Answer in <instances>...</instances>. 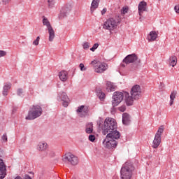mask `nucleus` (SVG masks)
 Masks as SVG:
<instances>
[{
  "instance_id": "9",
  "label": "nucleus",
  "mask_w": 179,
  "mask_h": 179,
  "mask_svg": "<svg viewBox=\"0 0 179 179\" xmlns=\"http://www.w3.org/2000/svg\"><path fill=\"white\" fill-rule=\"evenodd\" d=\"M43 26H46L48 33H49V41H54V38H55V31H54V29L51 26V23L48 21V19L45 18V17H43Z\"/></svg>"
},
{
  "instance_id": "34",
  "label": "nucleus",
  "mask_w": 179,
  "mask_h": 179,
  "mask_svg": "<svg viewBox=\"0 0 179 179\" xmlns=\"http://www.w3.org/2000/svg\"><path fill=\"white\" fill-rule=\"evenodd\" d=\"M1 140L3 141V142H8V135L6 134V133L1 136Z\"/></svg>"
},
{
  "instance_id": "45",
  "label": "nucleus",
  "mask_w": 179,
  "mask_h": 179,
  "mask_svg": "<svg viewBox=\"0 0 179 179\" xmlns=\"http://www.w3.org/2000/svg\"><path fill=\"white\" fill-rule=\"evenodd\" d=\"M161 86H164V84L163 83H161Z\"/></svg>"
},
{
  "instance_id": "4",
  "label": "nucleus",
  "mask_w": 179,
  "mask_h": 179,
  "mask_svg": "<svg viewBox=\"0 0 179 179\" xmlns=\"http://www.w3.org/2000/svg\"><path fill=\"white\" fill-rule=\"evenodd\" d=\"M134 170H135L134 164L127 162L120 170V179H131Z\"/></svg>"
},
{
  "instance_id": "43",
  "label": "nucleus",
  "mask_w": 179,
  "mask_h": 179,
  "mask_svg": "<svg viewBox=\"0 0 179 179\" xmlns=\"http://www.w3.org/2000/svg\"><path fill=\"white\" fill-rule=\"evenodd\" d=\"M24 179H31V178L30 177V176L26 175Z\"/></svg>"
},
{
  "instance_id": "33",
  "label": "nucleus",
  "mask_w": 179,
  "mask_h": 179,
  "mask_svg": "<svg viewBox=\"0 0 179 179\" xmlns=\"http://www.w3.org/2000/svg\"><path fill=\"white\" fill-rule=\"evenodd\" d=\"M39 43H40V36H37L36 39L33 41V45H38Z\"/></svg>"
},
{
  "instance_id": "28",
  "label": "nucleus",
  "mask_w": 179,
  "mask_h": 179,
  "mask_svg": "<svg viewBox=\"0 0 179 179\" xmlns=\"http://www.w3.org/2000/svg\"><path fill=\"white\" fill-rule=\"evenodd\" d=\"M55 5V0H48V8H54V6Z\"/></svg>"
},
{
  "instance_id": "31",
  "label": "nucleus",
  "mask_w": 179,
  "mask_h": 179,
  "mask_svg": "<svg viewBox=\"0 0 179 179\" xmlns=\"http://www.w3.org/2000/svg\"><path fill=\"white\" fill-rule=\"evenodd\" d=\"M89 141H90V142H94V141H96V136L93 134H90L88 137Z\"/></svg>"
},
{
  "instance_id": "6",
  "label": "nucleus",
  "mask_w": 179,
  "mask_h": 179,
  "mask_svg": "<svg viewBox=\"0 0 179 179\" xmlns=\"http://www.w3.org/2000/svg\"><path fill=\"white\" fill-rule=\"evenodd\" d=\"M43 114V108L39 105H33L30 107L26 120H33L38 118Z\"/></svg>"
},
{
  "instance_id": "36",
  "label": "nucleus",
  "mask_w": 179,
  "mask_h": 179,
  "mask_svg": "<svg viewBox=\"0 0 179 179\" xmlns=\"http://www.w3.org/2000/svg\"><path fill=\"white\" fill-rule=\"evenodd\" d=\"M80 69V71H86V67H85V64H83V63H80L79 65Z\"/></svg>"
},
{
  "instance_id": "46",
  "label": "nucleus",
  "mask_w": 179,
  "mask_h": 179,
  "mask_svg": "<svg viewBox=\"0 0 179 179\" xmlns=\"http://www.w3.org/2000/svg\"><path fill=\"white\" fill-rule=\"evenodd\" d=\"M158 1H162V0H158Z\"/></svg>"
},
{
  "instance_id": "32",
  "label": "nucleus",
  "mask_w": 179,
  "mask_h": 179,
  "mask_svg": "<svg viewBox=\"0 0 179 179\" xmlns=\"http://www.w3.org/2000/svg\"><path fill=\"white\" fill-rule=\"evenodd\" d=\"M97 48H99V43H94L92 48H90V51L94 52Z\"/></svg>"
},
{
  "instance_id": "21",
  "label": "nucleus",
  "mask_w": 179,
  "mask_h": 179,
  "mask_svg": "<svg viewBox=\"0 0 179 179\" xmlns=\"http://www.w3.org/2000/svg\"><path fill=\"white\" fill-rule=\"evenodd\" d=\"M12 87V83H6L3 87V96H8V92L9 89Z\"/></svg>"
},
{
  "instance_id": "37",
  "label": "nucleus",
  "mask_w": 179,
  "mask_h": 179,
  "mask_svg": "<svg viewBox=\"0 0 179 179\" xmlns=\"http://www.w3.org/2000/svg\"><path fill=\"white\" fill-rule=\"evenodd\" d=\"M17 96H22V94H23V89L22 88L18 89L17 91Z\"/></svg>"
},
{
  "instance_id": "12",
  "label": "nucleus",
  "mask_w": 179,
  "mask_h": 179,
  "mask_svg": "<svg viewBox=\"0 0 179 179\" xmlns=\"http://www.w3.org/2000/svg\"><path fill=\"white\" fill-rule=\"evenodd\" d=\"M69 12H71V8H69V7L64 6L62 8V10H60V13L59 14V20H62V19H64V17H66Z\"/></svg>"
},
{
  "instance_id": "13",
  "label": "nucleus",
  "mask_w": 179,
  "mask_h": 179,
  "mask_svg": "<svg viewBox=\"0 0 179 179\" xmlns=\"http://www.w3.org/2000/svg\"><path fill=\"white\" fill-rule=\"evenodd\" d=\"M162 142V137L160 136V134H156L154 141L152 142V148L154 149H157L159 146L160 145V143Z\"/></svg>"
},
{
  "instance_id": "29",
  "label": "nucleus",
  "mask_w": 179,
  "mask_h": 179,
  "mask_svg": "<svg viewBox=\"0 0 179 179\" xmlns=\"http://www.w3.org/2000/svg\"><path fill=\"white\" fill-rule=\"evenodd\" d=\"M90 47V43L89 42H84L83 44V48L84 50H89Z\"/></svg>"
},
{
  "instance_id": "40",
  "label": "nucleus",
  "mask_w": 179,
  "mask_h": 179,
  "mask_svg": "<svg viewBox=\"0 0 179 179\" xmlns=\"http://www.w3.org/2000/svg\"><path fill=\"white\" fill-rule=\"evenodd\" d=\"M5 55H6V52L4 50H0V58L5 57Z\"/></svg>"
},
{
  "instance_id": "39",
  "label": "nucleus",
  "mask_w": 179,
  "mask_h": 179,
  "mask_svg": "<svg viewBox=\"0 0 179 179\" xmlns=\"http://www.w3.org/2000/svg\"><path fill=\"white\" fill-rule=\"evenodd\" d=\"M12 0H2L1 2L3 5H8V3H10V1Z\"/></svg>"
},
{
  "instance_id": "5",
  "label": "nucleus",
  "mask_w": 179,
  "mask_h": 179,
  "mask_svg": "<svg viewBox=\"0 0 179 179\" xmlns=\"http://www.w3.org/2000/svg\"><path fill=\"white\" fill-rule=\"evenodd\" d=\"M121 23V17L116 15L115 17L108 19L103 25V29L111 31L114 29H117V26Z\"/></svg>"
},
{
  "instance_id": "27",
  "label": "nucleus",
  "mask_w": 179,
  "mask_h": 179,
  "mask_svg": "<svg viewBox=\"0 0 179 179\" xmlns=\"http://www.w3.org/2000/svg\"><path fill=\"white\" fill-rule=\"evenodd\" d=\"M87 134H92L93 132V123H88L85 129Z\"/></svg>"
},
{
  "instance_id": "8",
  "label": "nucleus",
  "mask_w": 179,
  "mask_h": 179,
  "mask_svg": "<svg viewBox=\"0 0 179 179\" xmlns=\"http://www.w3.org/2000/svg\"><path fill=\"white\" fill-rule=\"evenodd\" d=\"M62 160L63 162H64V163H67L68 162L72 166H76L78 163H79V159L78 158V157L75 156L71 152L66 153L63 157Z\"/></svg>"
},
{
  "instance_id": "38",
  "label": "nucleus",
  "mask_w": 179,
  "mask_h": 179,
  "mask_svg": "<svg viewBox=\"0 0 179 179\" xmlns=\"http://www.w3.org/2000/svg\"><path fill=\"white\" fill-rule=\"evenodd\" d=\"M119 110L121 111V113H124V111H125V110H127V107L125 106V105H123V106L119 107Z\"/></svg>"
},
{
  "instance_id": "22",
  "label": "nucleus",
  "mask_w": 179,
  "mask_h": 179,
  "mask_svg": "<svg viewBox=\"0 0 179 179\" xmlns=\"http://www.w3.org/2000/svg\"><path fill=\"white\" fill-rule=\"evenodd\" d=\"M157 38V34L155 31L150 32L148 39L149 41H155Z\"/></svg>"
},
{
  "instance_id": "30",
  "label": "nucleus",
  "mask_w": 179,
  "mask_h": 179,
  "mask_svg": "<svg viewBox=\"0 0 179 179\" xmlns=\"http://www.w3.org/2000/svg\"><path fill=\"white\" fill-rule=\"evenodd\" d=\"M164 131V128L163 127V126H161L156 134H158L162 138V134H163Z\"/></svg>"
},
{
  "instance_id": "15",
  "label": "nucleus",
  "mask_w": 179,
  "mask_h": 179,
  "mask_svg": "<svg viewBox=\"0 0 179 179\" xmlns=\"http://www.w3.org/2000/svg\"><path fill=\"white\" fill-rule=\"evenodd\" d=\"M6 177V166L3 162H0V179Z\"/></svg>"
},
{
  "instance_id": "20",
  "label": "nucleus",
  "mask_w": 179,
  "mask_h": 179,
  "mask_svg": "<svg viewBox=\"0 0 179 179\" xmlns=\"http://www.w3.org/2000/svg\"><path fill=\"white\" fill-rule=\"evenodd\" d=\"M99 3H100V0H92L90 8L91 13H93L99 8Z\"/></svg>"
},
{
  "instance_id": "10",
  "label": "nucleus",
  "mask_w": 179,
  "mask_h": 179,
  "mask_svg": "<svg viewBox=\"0 0 179 179\" xmlns=\"http://www.w3.org/2000/svg\"><path fill=\"white\" fill-rule=\"evenodd\" d=\"M92 65H94V64H96L95 66H94V71L96 72V73H103L104 71L107 69V64L106 63H96V61H92L91 62Z\"/></svg>"
},
{
  "instance_id": "19",
  "label": "nucleus",
  "mask_w": 179,
  "mask_h": 179,
  "mask_svg": "<svg viewBox=\"0 0 179 179\" xmlns=\"http://www.w3.org/2000/svg\"><path fill=\"white\" fill-rule=\"evenodd\" d=\"M59 77L62 82H66L68 80V73L66 71H62L59 73Z\"/></svg>"
},
{
  "instance_id": "14",
  "label": "nucleus",
  "mask_w": 179,
  "mask_h": 179,
  "mask_svg": "<svg viewBox=\"0 0 179 179\" xmlns=\"http://www.w3.org/2000/svg\"><path fill=\"white\" fill-rule=\"evenodd\" d=\"M146 5H148V3L143 1H141L138 4V14L140 16H142V14L143 13V12H148V10L146 9Z\"/></svg>"
},
{
  "instance_id": "17",
  "label": "nucleus",
  "mask_w": 179,
  "mask_h": 179,
  "mask_svg": "<svg viewBox=\"0 0 179 179\" xmlns=\"http://www.w3.org/2000/svg\"><path fill=\"white\" fill-rule=\"evenodd\" d=\"M122 124L124 125H129V124H131V117L129 114L127 113L122 114Z\"/></svg>"
},
{
  "instance_id": "24",
  "label": "nucleus",
  "mask_w": 179,
  "mask_h": 179,
  "mask_svg": "<svg viewBox=\"0 0 179 179\" xmlns=\"http://www.w3.org/2000/svg\"><path fill=\"white\" fill-rule=\"evenodd\" d=\"M96 94L97 96L99 97V99L103 101V100H104V99H106V94H104V92H103V91H101V90H96Z\"/></svg>"
},
{
  "instance_id": "11",
  "label": "nucleus",
  "mask_w": 179,
  "mask_h": 179,
  "mask_svg": "<svg viewBox=\"0 0 179 179\" xmlns=\"http://www.w3.org/2000/svg\"><path fill=\"white\" fill-rule=\"evenodd\" d=\"M57 100L58 101H63L62 106L64 107H68V106H69V98L65 92H62L59 94L57 96Z\"/></svg>"
},
{
  "instance_id": "3",
  "label": "nucleus",
  "mask_w": 179,
  "mask_h": 179,
  "mask_svg": "<svg viewBox=\"0 0 179 179\" xmlns=\"http://www.w3.org/2000/svg\"><path fill=\"white\" fill-rule=\"evenodd\" d=\"M129 64H132L131 66V71H136V69H138V68L141 66V60L139 58H138L136 54L133 53L127 55L123 59L122 63H121L120 65L122 66V68H125V66Z\"/></svg>"
},
{
  "instance_id": "7",
  "label": "nucleus",
  "mask_w": 179,
  "mask_h": 179,
  "mask_svg": "<svg viewBox=\"0 0 179 179\" xmlns=\"http://www.w3.org/2000/svg\"><path fill=\"white\" fill-rule=\"evenodd\" d=\"M125 100V92H115L113 95V101H112V106L113 107H117L121 101Z\"/></svg>"
},
{
  "instance_id": "23",
  "label": "nucleus",
  "mask_w": 179,
  "mask_h": 179,
  "mask_svg": "<svg viewBox=\"0 0 179 179\" xmlns=\"http://www.w3.org/2000/svg\"><path fill=\"white\" fill-rule=\"evenodd\" d=\"M107 92H115V87L111 82H107L106 83Z\"/></svg>"
},
{
  "instance_id": "44",
  "label": "nucleus",
  "mask_w": 179,
  "mask_h": 179,
  "mask_svg": "<svg viewBox=\"0 0 179 179\" xmlns=\"http://www.w3.org/2000/svg\"><path fill=\"white\" fill-rule=\"evenodd\" d=\"M17 108H16V107L13 108V114L15 111H17Z\"/></svg>"
},
{
  "instance_id": "26",
  "label": "nucleus",
  "mask_w": 179,
  "mask_h": 179,
  "mask_svg": "<svg viewBox=\"0 0 179 179\" xmlns=\"http://www.w3.org/2000/svg\"><path fill=\"white\" fill-rule=\"evenodd\" d=\"M177 96V91H173L170 95V102H169V105L170 106H173V104L174 103V99H176V96Z\"/></svg>"
},
{
  "instance_id": "2",
  "label": "nucleus",
  "mask_w": 179,
  "mask_h": 179,
  "mask_svg": "<svg viewBox=\"0 0 179 179\" xmlns=\"http://www.w3.org/2000/svg\"><path fill=\"white\" fill-rule=\"evenodd\" d=\"M131 95L129 93L125 92V103L127 106H133L134 100H139L140 97H142V89L141 88V85H135L131 89Z\"/></svg>"
},
{
  "instance_id": "41",
  "label": "nucleus",
  "mask_w": 179,
  "mask_h": 179,
  "mask_svg": "<svg viewBox=\"0 0 179 179\" xmlns=\"http://www.w3.org/2000/svg\"><path fill=\"white\" fill-rule=\"evenodd\" d=\"M174 10L176 13H179V5L175 6Z\"/></svg>"
},
{
  "instance_id": "1",
  "label": "nucleus",
  "mask_w": 179,
  "mask_h": 179,
  "mask_svg": "<svg viewBox=\"0 0 179 179\" xmlns=\"http://www.w3.org/2000/svg\"><path fill=\"white\" fill-rule=\"evenodd\" d=\"M96 124L99 129H101L103 135H106L103 143L107 149H115L118 145V139L121 138V134L117 131V122L111 117H107L105 121L99 118Z\"/></svg>"
},
{
  "instance_id": "35",
  "label": "nucleus",
  "mask_w": 179,
  "mask_h": 179,
  "mask_svg": "<svg viewBox=\"0 0 179 179\" xmlns=\"http://www.w3.org/2000/svg\"><path fill=\"white\" fill-rule=\"evenodd\" d=\"M125 13H128V7L122 8V15H125Z\"/></svg>"
},
{
  "instance_id": "16",
  "label": "nucleus",
  "mask_w": 179,
  "mask_h": 179,
  "mask_svg": "<svg viewBox=\"0 0 179 179\" xmlns=\"http://www.w3.org/2000/svg\"><path fill=\"white\" fill-rule=\"evenodd\" d=\"M77 113H83L81 117H86L87 113H89V108H87V106H81L77 109Z\"/></svg>"
},
{
  "instance_id": "25",
  "label": "nucleus",
  "mask_w": 179,
  "mask_h": 179,
  "mask_svg": "<svg viewBox=\"0 0 179 179\" xmlns=\"http://www.w3.org/2000/svg\"><path fill=\"white\" fill-rule=\"evenodd\" d=\"M169 65L173 67H174L176 65H177V57L172 56L170 57Z\"/></svg>"
},
{
  "instance_id": "42",
  "label": "nucleus",
  "mask_w": 179,
  "mask_h": 179,
  "mask_svg": "<svg viewBox=\"0 0 179 179\" xmlns=\"http://www.w3.org/2000/svg\"><path fill=\"white\" fill-rule=\"evenodd\" d=\"M106 12H107V8H104L102 10H101V15H105Z\"/></svg>"
},
{
  "instance_id": "18",
  "label": "nucleus",
  "mask_w": 179,
  "mask_h": 179,
  "mask_svg": "<svg viewBox=\"0 0 179 179\" xmlns=\"http://www.w3.org/2000/svg\"><path fill=\"white\" fill-rule=\"evenodd\" d=\"M47 148H48V144H47V143L40 142L37 145L36 149L39 152H44L45 150H47Z\"/></svg>"
}]
</instances>
